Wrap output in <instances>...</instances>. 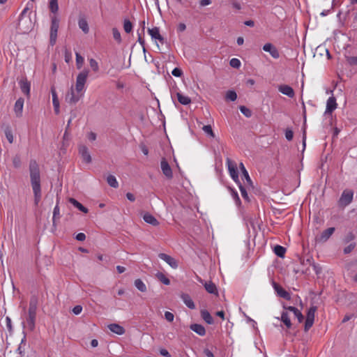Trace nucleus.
<instances>
[{
    "instance_id": "f257e3e1",
    "label": "nucleus",
    "mask_w": 357,
    "mask_h": 357,
    "mask_svg": "<svg viewBox=\"0 0 357 357\" xmlns=\"http://www.w3.org/2000/svg\"><path fill=\"white\" fill-rule=\"evenodd\" d=\"M29 173L30 176V183L34 196V204L36 206H38L42 197L41 176L39 165L34 159H31L29 161Z\"/></svg>"
},
{
    "instance_id": "f03ea898",
    "label": "nucleus",
    "mask_w": 357,
    "mask_h": 357,
    "mask_svg": "<svg viewBox=\"0 0 357 357\" xmlns=\"http://www.w3.org/2000/svg\"><path fill=\"white\" fill-rule=\"evenodd\" d=\"M29 10L28 7L24 8L19 17L17 30L22 33H29L33 27V22H32L29 15H27Z\"/></svg>"
},
{
    "instance_id": "7ed1b4c3",
    "label": "nucleus",
    "mask_w": 357,
    "mask_h": 357,
    "mask_svg": "<svg viewBox=\"0 0 357 357\" xmlns=\"http://www.w3.org/2000/svg\"><path fill=\"white\" fill-rule=\"evenodd\" d=\"M37 305L38 299L36 297H31L30 299L28 314L26 317V324L30 331H33L35 328Z\"/></svg>"
},
{
    "instance_id": "20e7f679",
    "label": "nucleus",
    "mask_w": 357,
    "mask_h": 357,
    "mask_svg": "<svg viewBox=\"0 0 357 357\" xmlns=\"http://www.w3.org/2000/svg\"><path fill=\"white\" fill-rule=\"evenodd\" d=\"M89 75V70H84L78 74L76 79L75 89H74L77 93L84 92V85L86 82Z\"/></svg>"
},
{
    "instance_id": "39448f33",
    "label": "nucleus",
    "mask_w": 357,
    "mask_h": 357,
    "mask_svg": "<svg viewBox=\"0 0 357 357\" xmlns=\"http://www.w3.org/2000/svg\"><path fill=\"white\" fill-rule=\"evenodd\" d=\"M59 26V20L56 16H53L51 18V26H50V43L53 46L56 41L57 32Z\"/></svg>"
},
{
    "instance_id": "423d86ee",
    "label": "nucleus",
    "mask_w": 357,
    "mask_h": 357,
    "mask_svg": "<svg viewBox=\"0 0 357 357\" xmlns=\"http://www.w3.org/2000/svg\"><path fill=\"white\" fill-rule=\"evenodd\" d=\"M226 165L227 166V168H228V170H229V174H230L231 178L239 186V183H241V182L239 181V179H238L236 164L235 163V162L231 160L230 158H227L226 159Z\"/></svg>"
},
{
    "instance_id": "0eeeda50",
    "label": "nucleus",
    "mask_w": 357,
    "mask_h": 357,
    "mask_svg": "<svg viewBox=\"0 0 357 357\" xmlns=\"http://www.w3.org/2000/svg\"><path fill=\"white\" fill-rule=\"evenodd\" d=\"M354 192L351 190H344L339 199V205L341 206H348L353 200Z\"/></svg>"
},
{
    "instance_id": "6e6552de",
    "label": "nucleus",
    "mask_w": 357,
    "mask_h": 357,
    "mask_svg": "<svg viewBox=\"0 0 357 357\" xmlns=\"http://www.w3.org/2000/svg\"><path fill=\"white\" fill-rule=\"evenodd\" d=\"M316 310H317V307H315V306H312L309 308L307 313L306 320H305V331H307L312 326L314 320V314H315Z\"/></svg>"
},
{
    "instance_id": "1a4fd4ad",
    "label": "nucleus",
    "mask_w": 357,
    "mask_h": 357,
    "mask_svg": "<svg viewBox=\"0 0 357 357\" xmlns=\"http://www.w3.org/2000/svg\"><path fill=\"white\" fill-rule=\"evenodd\" d=\"M84 96V93H75L73 86L71 87L70 92L66 96V100L70 104H75Z\"/></svg>"
},
{
    "instance_id": "9d476101",
    "label": "nucleus",
    "mask_w": 357,
    "mask_h": 357,
    "mask_svg": "<svg viewBox=\"0 0 357 357\" xmlns=\"http://www.w3.org/2000/svg\"><path fill=\"white\" fill-rule=\"evenodd\" d=\"M158 257L165 261L170 267L174 269L177 268L178 266L177 260L170 255H168L165 253H160L158 255Z\"/></svg>"
},
{
    "instance_id": "9b49d317",
    "label": "nucleus",
    "mask_w": 357,
    "mask_h": 357,
    "mask_svg": "<svg viewBox=\"0 0 357 357\" xmlns=\"http://www.w3.org/2000/svg\"><path fill=\"white\" fill-rule=\"evenodd\" d=\"M148 33L153 40H155V42L158 40L160 43H164L165 38L160 33V29L158 27L155 26L151 29L149 28Z\"/></svg>"
},
{
    "instance_id": "f8f14e48",
    "label": "nucleus",
    "mask_w": 357,
    "mask_h": 357,
    "mask_svg": "<svg viewBox=\"0 0 357 357\" xmlns=\"http://www.w3.org/2000/svg\"><path fill=\"white\" fill-rule=\"evenodd\" d=\"M262 49L264 52H268L274 59L280 57L279 51L272 43H267L264 44Z\"/></svg>"
},
{
    "instance_id": "ddd939ff",
    "label": "nucleus",
    "mask_w": 357,
    "mask_h": 357,
    "mask_svg": "<svg viewBox=\"0 0 357 357\" xmlns=\"http://www.w3.org/2000/svg\"><path fill=\"white\" fill-rule=\"evenodd\" d=\"M18 83L22 92L29 98L31 90L30 82L26 78H22Z\"/></svg>"
},
{
    "instance_id": "4468645a",
    "label": "nucleus",
    "mask_w": 357,
    "mask_h": 357,
    "mask_svg": "<svg viewBox=\"0 0 357 357\" xmlns=\"http://www.w3.org/2000/svg\"><path fill=\"white\" fill-rule=\"evenodd\" d=\"M160 167H161V169H162V172L163 174L167 178H172L173 174H172V168L169 166V165L167 162V161L165 158H162V160H161Z\"/></svg>"
},
{
    "instance_id": "2eb2a0df",
    "label": "nucleus",
    "mask_w": 357,
    "mask_h": 357,
    "mask_svg": "<svg viewBox=\"0 0 357 357\" xmlns=\"http://www.w3.org/2000/svg\"><path fill=\"white\" fill-rule=\"evenodd\" d=\"M273 287L275 289V291L277 292L278 295L286 300H290L291 296L288 291L284 290L282 287H281L279 284H278L276 282H273Z\"/></svg>"
},
{
    "instance_id": "dca6fc26",
    "label": "nucleus",
    "mask_w": 357,
    "mask_h": 357,
    "mask_svg": "<svg viewBox=\"0 0 357 357\" xmlns=\"http://www.w3.org/2000/svg\"><path fill=\"white\" fill-rule=\"evenodd\" d=\"M79 153L86 163H90L91 162V155L88 151V148L85 145H79Z\"/></svg>"
},
{
    "instance_id": "f3484780",
    "label": "nucleus",
    "mask_w": 357,
    "mask_h": 357,
    "mask_svg": "<svg viewBox=\"0 0 357 357\" xmlns=\"http://www.w3.org/2000/svg\"><path fill=\"white\" fill-rule=\"evenodd\" d=\"M278 90L280 93H282L284 95H286L289 98H293L295 95L294 91L292 89V87L287 84L280 85L278 86Z\"/></svg>"
},
{
    "instance_id": "a211bd4d",
    "label": "nucleus",
    "mask_w": 357,
    "mask_h": 357,
    "mask_svg": "<svg viewBox=\"0 0 357 357\" xmlns=\"http://www.w3.org/2000/svg\"><path fill=\"white\" fill-rule=\"evenodd\" d=\"M337 102L336 99L334 96L330 97L327 100L326 102V108L325 111V114H331L337 108Z\"/></svg>"
},
{
    "instance_id": "6ab92c4d",
    "label": "nucleus",
    "mask_w": 357,
    "mask_h": 357,
    "mask_svg": "<svg viewBox=\"0 0 357 357\" xmlns=\"http://www.w3.org/2000/svg\"><path fill=\"white\" fill-rule=\"evenodd\" d=\"M284 310L292 312L294 315V317L298 319V321L299 323H301L303 321L304 317H303V314L296 307H293V306H287V307L284 306Z\"/></svg>"
},
{
    "instance_id": "aec40b11",
    "label": "nucleus",
    "mask_w": 357,
    "mask_h": 357,
    "mask_svg": "<svg viewBox=\"0 0 357 357\" xmlns=\"http://www.w3.org/2000/svg\"><path fill=\"white\" fill-rule=\"evenodd\" d=\"M335 231V227H329L324 230L318 238L319 242H326Z\"/></svg>"
},
{
    "instance_id": "412c9836",
    "label": "nucleus",
    "mask_w": 357,
    "mask_h": 357,
    "mask_svg": "<svg viewBox=\"0 0 357 357\" xmlns=\"http://www.w3.org/2000/svg\"><path fill=\"white\" fill-rule=\"evenodd\" d=\"M107 327L110 331L119 335H123L126 332L125 328L118 324H111Z\"/></svg>"
},
{
    "instance_id": "4be33fe9",
    "label": "nucleus",
    "mask_w": 357,
    "mask_h": 357,
    "mask_svg": "<svg viewBox=\"0 0 357 357\" xmlns=\"http://www.w3.org/2000/svg\"><path fill=\"white\" fill-rule=\"evenodd\" d=\"M51 93L52 96V103L54 109V112L56 114L59 113V101L58 99V96L56 92V90L54 87L51 88Z\"/></svg>"
},
{
    "instance_id": "5701e85b",
    "label": "nucleus",
    "mask_w": 357,
    "mask_h": 357,
    "mask_svg": "<svg viewBox=\"0 0 357 357\" xmlns=\"http://www.w3.org/2000/svg\"><path fill=\"white\" fill-rule=\"evenodd\" d=\"M206 291L211 294L218 295V291L216 285L212 281H208L204 283V285Z\"/></svg>"
},
{
    "instance_id": "b1692460",
    "label": "nucleus",
    "mask_w": 357,
    "mask_h": 357,
    "mask_svg": "<svg viewBox=\"0 0 357 357\" xmlns=\"http://www.w3.org/2000/svg\"><path fill=\"white\" fill-rule=\"evenodd\" d=\"M24 100L22 98H20L15 103L14 110L17 116H20L22 113Z\"/></svg>"
},
{
    "instance_id": "393cba45",
    "label": "nucleus",
    "mask_w": 357,
    "mask_h": 357,
    "mask_svg": "<svg viewBox=\"0 0 357 357\" xmlns=\"http://www.w3.org/2000/svg\"><path fill=\"white\" fill-rule=\"evenodd\" d=\"M190 328L200 336H204L206 334L205 328L201 324H191Z\"/></svg>"
},
{
    "instance_id": "a878e982",
    "label": "nucleus",
    "mask_w": 357,
    "mask_h": 357,
    "mask_svg": "<svg viewBox=\"0 0 357 357\" xmlns=\"http://www.w3.org/2000/svg\"><path fill=\"white\" fill-rule=\"evenodd\" d=\"M181 298L188 307L192 310L195 308V305L188 294H182Z\"/></svg>"
},
{
    "instance_id": "bb28decb",
    "label": "nucleus",
    "mask_w": 357,
    "mask_h": 357,
    "mask_svg": "<svg viewBox=\"0 0 357 357\" xmlns=\"http://www.w3.org/2000/svg\"><path fill=\"white\" fill-rule=\"evenodd\" d=\"M144 220L153 226H157L159 225V222L157 219L150 213H145L143 217Z\"/></svg>"
},
{
    "instance_id": "cd10ccee",
    "label": "nucleus",
    "mask_w": 357,
    "mask_h": 357,
    "mask_svg": "<svg viewBox=\"0 0 357 357\" xmlns=\"http://www.w3.org/2000/svg\"><path fill=\"white\" fill-rule=\"evenodd\" d=\"M239 168L242 172V176L245 179L246 181V183L248 185H252V180L249 176V174L248 172V171L246 170L244 165L243 162H240L239 164Z\"/></svg>"
},
{
    "instance_id": "c85d7f7f",
    "label": "nucleus",
    "mask_w": 357,
    "mask_h": 357,
    "mask_svg": "<svg viewBox=\"0 0 357 357\" xmlns=\"http://www.w3.org/2000/svg\"><path fill=\"white\" fill-rule=\"evenodd\" d=\"M142 29L141 32L137 31V36H138L137 42L142 45V49H143V52H146L145 41H144V38L142 37V35L144 33L145 22L143 21L142 22Z\"/></svg>"
},
{
    "instance_id": "c756f323",
    "label": "nucleus",
    "mask_w": 357,
    "mask_h": 357,
    "mask_svg": "<svg viewBox=\"0 0 357 357\" xmlns=\"http://www.w3.org/2000/svg\"><path fill=\"white\" fill-rule=\"evenodd\" d=\"M280 320L284 323L287 328H291L292 324L289 314L287 311L282 312Z\"/></svg>"
},
{
    "instance_id": "7c9ffc66",
    "label": "nucleus",
    "mask_w": 357,
    "mask_h": 357,
    "mask_svg": "<svg viewBox=\"0 0 357 357\" xmlns=\"http://www.w3.org/2000/svg\"><path fill=\"white\" fill-rule=\"evenodd\" d=\"M69 202L72 204L75 207L77 208L80 211L86 213H88V209L84 207L81 203L77 201L74 198H70Z\"/></svg>"
},
{
    "instance_id": "2f4dec72",
    "label": "nucleus",
    "mask_w": 357,
    "mask_h": 357,
    "mask_svg": "<svg viewBox=\"0 0 357 357\" xmlns=\"http://www.w3.org/2000/svg\"><path fill=\"white\" fill-rule=\"evenodd\" d=\"M176 96L178 101L183 105H189L191 102V99L188 96H184L181 93L178 92L176 93Z\"/></svg>"
},
{
    "instance_id": "473e14b6",
    "label": "nucleus",
    "mask_w": 357,
    "mask_h": 357,
    "mask_svg": "<svg viewBox=\"0 0 357 357\" xmlns=\"http://www.w3.org/2000/svg\"><path fill=\"white\" fill-rule=\"evenodd\" d=\"M78 25L79 29L82 30L84 33H88L89 31V25L87 21L84 18H80L78 21Z\"/></svg>"
},
{
    "instance_id": "72a5a7b5",
    "label": "nucleus",
    "mask_w": 357,
    "mask_h": 357,
    "mask_svg": "<svg viewBox=\"0 0 357 357\" xmlns=\"http://www.w3.org/2000/svg\"><path fill=\"white\" fill-rule=\"evenodd\" d=\"M202 319L208 324H213V319L211 314L207 310H202L201 312Z\"/></svg>"
},
{
    "instance_id": "f704fd0d",
    "label": "nucleus",
    "mask_w": 357,
    "mask_h": 357,
    "mask_svg": "<svg viewBox=\"0 0 357 357\" xmlns=\"http://www.w3.org/2000/svg\"><path fill=\"white\" fill-rule=\"evenodd\" d=\"M135 286L141 292L146 291V286L141 279H137L135 280Z\"/></svg>"
},
{
    "instance_id": "c9c22d12",
    "label": "nucleus",
    "mask_w": 357,
    "mask_h": 357,
    "mask_svg": "<svg viewBox=\"0 0 357 357\" xmlns=\"http://www.w3.org/2000/svg\"><path fill=\"white\" fill-rule=\"evenodd\" d=\"M107 182L112 188H116L119 186V183L116 177L113 175H109L107 177Z\"/></svg>"
},
{
    "instance_id": "e433bc0d",
    "label": "nucleus",
    "mask_w": 357,
    "mask_h": 357,
    "mask_svg": "<svg viewBox=\"0 0 357 357\" xmlns=\"http://www.w3.org/2000/svg\"><path fill=\"white\" fill-rule=\"evenodd\" d=\"M285 252L286 249L283 246L277 245L274 248L275 254L280 257H284Z\"/></svg>"
},
{
    "instance_id": "4c0bfd02",
    "label": "nucleus",
    "mask_w": 357,
    "mask_h": 357,
    "mask_svg": "<svg viewBox=\"0 0 357 357\" xmlns=\"http://www.w3.org/2000/svg\"><path fill=\"white\" fill-rule=\"evenodd\" d=\"M156 278L165 285H169L170 284V280L162 273H157Z\"/></svg>"
},
{
    "instance_id": "58836bf2",
    "label": "nucleus",
    "mask_w": 357,
    "mask_h": 357,
    "mask_svg": "<svg viewBox=\"0 0 357 357\" xmlns=\"http://www.w3.org/2000/svg\"><path fill=\"white\" fill-rule=\"evenodd\" d=\"M13 165L15 168L19 169L22 166V160L20 155H15L12 160Z\"/></svg>"
},
{
    "instance_id": "ea45409f",
    "label": "nucleus",
    "mask_w": 357,
    "mask_h": 357,
    "mask_svg": "<svg viewBox=\"0 0 357 357\" xmlns=\"http://www.w3.org/2000/svg\"><path fill=\"white\" fill-rule=\"evenodd\" d=\"M50 9L52 13H56L59 10V5L57 0H50Z\"/></svg>"
},
{
    "instance_id": "a19ab883",
    "label": "nucleus",
    "mask_w": 357,
    "mask_h": 357,
    "mask_svg": "<svg viewBox=\"0 0 357 357\" xmlns=\"http://www.w3.org/2000/svg\"><path fill=\"white\" fill-rule=\"evenodd\" d=\"M225 98L227 100L235 101L237 98V94L234 91L230 90L227 92Z\"/></svg>"
},
{
    "instance_id": "79ce46f5",
    "label": "nucleus",
    "mask_w": 357,
    "mask_h": 357,
    "mask_svg": "<svg viewBox=\"0 0 357 357\" xmlns=\"http://www.w3.org/2000/svg\"><path fill=\"white\" fill-rule=\"evenodd\" d=\"M123 29L125 32H126L127 33H129L132 31V24L129 20H124Z\"/></svg>"
},
{
    "instance_id": "37998d69",
    "label": "nucleus",
    "mask_w": 357,
    "mask_h": 357,
    "mask_svg": "<svg viewBox=\"0 0 357 357\" xmlns=\"http://www.w3.org/2000/svg\"><path fill=\"white\" fill-rule=\"evenodd\" d=\"M76 56V66L78 69H80L84 63V58L78 53H75Z\"/></svg>"
},
{
    "instance_id": "c03bdc74",
    "label": "nucleus",
    "mask_w": 357,
    "mask_h": 357,
    "mask_svg": "<svg viewBox=\"0 0 357 357\" xmlns=\"http://www.w3.org/2000/svg\"><path fill=\"white\" fill-rule=\"evenodd\" d=\"M5 135L10 144H12L14 140L13 135L10 129L6 128L5 130Z\"/></svg>"
},
{
    "instance_id": "a18cd8bd",
    "label": "nucleus",
    "mask_w": 357,
    "mask_h": 357,
    "mask_svg": "<svg viewBox=\"0 0 357 357\" xmlns=\"http://www.w3.org/2000/svg\"><path fill=\"white\" fill-rule=\"evenodd\" d=\"M89 65L93 71L98 72L99 70V66L98 62L94 59H90L89 60Z\"/></svg>"
},
{
    "instance_id": "49530a36",
    "label": "nucleus",
    "mask_w": 357,
    "mask_h": 357,
    "mask_svg": "<svg viewBox=\"0 0 357 357\" xmlns=\"http://www.w3.org/2000/svg\"><path fill=\"white\" fill-rule=\"evenodd\" d=\"M112 34L113 38H114L115 40H116L118 43L121 42V33L116 28L112 29Z\"/></svg>"
},
{
    "instance_id": "de8ad7c7",
    "label": "nucleus",
    "mask_w": 357,
    "mask_h": 357,
    "mask_svg": "<svg viewBox=\"0 0 357 357\" xmlns=\"http://www.w3.org/2000/svg\"><path fill=\"white\" fill-rule=\"evenodd\" d=\"M229 64L232 68H239L241 65V63L239 59L236 58H233L230 60Z\"/></svg>"
},
{
    "instance_id": "09e8293b",
    "label": "nucleus",
    "mask_w": 357,
    "mask_h": 357,
    "mask_svg": "<svg viewBox=\"0 0 357 357\" xmlns=\"http://www.w3.org/2000/svg\"><path fill=\"white\" fill-rule=\"evenodd\" d=\"M241 112L246 117H250L252 116V112L250 109L245 106H241L239 107Z\"/></svg>"
},
{
    "instance_id": "8fccbe9b",
    "label": "nucleus",
    "mask_w": 357,
    "mask_h": 357,
    "mask_svg": "<svg viewBox=\"0 0 357 357\" xmlns=\"http://www.w3.org/2000/svg\"><path fill=\"white\" fill-rule=\"evenodd\" d=\"M202 129L206 134H207L208 135H209L212 137H214L215 135H214L213 131L212 130V128L210 125L204 126Z\"/></svg>"
},
{
    "instance_id": "3c124183",
    "label": "nucleus",
    "mask_w": 357,
    "mask_h": 357,
    "mask_svg": "<svg viewBox=\"0 0 357 357\" xmlns=\"http://www.w3.org/2000/svg\"><path fill=\"white\" fill-rule=\"evenodd\" d=\"M238 188H239V190L241 191V196L243 197V198H244L246 200H248L249 199L248 195L245 188L244 186H243V185L241 183H239Z\"/></svg>"
},
{
    "instance_id": "603ef678",
    "label": "nucleus",
    "mask_w": 357,
    "mask_h": 357,
    "mask_svg": "<svg viewBox=\"0 0 357 357\" xmlns=\"http://www.w3.org/2000/svg\"><path fill=\"white\" fill-rule=\"evenodd\" d=\"M60 218V209L58 205V203L55 206L54 211H53V222H54V220L56 218Z\"/></svg>"
},
{
    "instance_id": "864d4df0",
    "label": "nucleus",
    "mask_w": 357,
    "mask_h": 357,
    "mask_svg": "<svg viewBox=\"0 0 357 357\" xmlns=\"http://www.w3.org/2000/svg\"><path fill=\"white\" fill-rule=\"evenodd\" d=\"M231 197L234 199L236 205H240L241 200L236 191L231 190Z\"/></svg>"
},
{
    "instance_id": "5fc2aeb1",
    "label": "nucleus",
    "mask_w": 357,
    "mask_h": 357,
    "mask_svg": "<svg viewBox=\"0 0 357 357\" xmlns=\"http://www.w3.org/2000/svg\"><path fill=\"white\" fill-rule=\"evenodd\" d=\"M355 247H356V243H352L349 244L348 246L344 248V254L350 253L355 248Z\"/></svg>"
},
{
    "instance_id": "6e6d98bb",
    "label": "nucleus",
    "mask_w": 357,
    "mask_h": 357,
    "mask_svg": "<svg viewBox=\"0 0 357 357\" xmlns=\"http://www.w3.org/2000/svg\"><path fill=\"white\" fill-rule=\"evenodd\" d=\"M285 137L288 141H291L294 137V132L291 129L287 128L285 130Z\"/></svg>"
},
{
    "instance_id": "4d7b16f0",
    "label": "nucleus",
    "mask_w": 357,
    "mask_h": 357,
    "mask_svg": "<svg viewBox=\"0 0 357 357\" xmlns=\"http://www.w3.org/2000/svg\"><path fill=\"white\" fill-rule=\"evenodd\" d=\"M351 66H357V56H349L347 59Z\"/></svg>"
},
{
    "instance_id": "13d9d810",
    "label": "nucleus",
    "mask_w": 357,
    "mask_h": 357,
    "mask_svg": "<svg viewBox=\"0 0 357 357\" xmlns=\"http://www.w3.org/2000/svg\"><path fill=\"white\" fill-rule=\"evenodd\" d=\"M172 75H174V77H179L182 75L183 74V72L181 70V69L178 68H175L173 69V70L172 71Z\"/></svg>"
},
{
    "instance_id": "bf43d9fd",
    "label": "nucleus",
    "mask_w": 357,
    "mask_h": 357,
    "mask_svg": "<svg viewBox=\"0 0 357 357\" xmlns=\"http://www.w3.org/2000/svg\"><path fill=\"white\" fill-rule=\"evenodd\" d=\"M165 318L168 321L172 322L174 320V315L172 312L167 311L165 312Z\"/></svg>"
},
{
    "instance_id": "052dcab7",
    "label": "nucleus",
    "mask_w": 357,
    "mask_h": 357,
    "mask_svg": "<svg viewBox=\"0 0 357 357\" xmlns=\"http://www.w3.org/2000/svg\"><path fill=\"white\" fill-rule=\"evenodd\" d=\"M82 311V307L81 305H76L73 307V312L77 315V314H79Z\"/></svg>"
},
{
    "instance_id": "680f3d73",
    "label": "nucleus",
    "mask_w": 357,
    "mask_h": 357,
    "mask_svg": "<svg viewBox=\"0 0 357 357\" xmlns=\"http://www.w3.org/2000/svg\"><path fill=\"white\" fill-rule=\"evenodd\" d=\"M354 237H355V236H354V234H353V233H351V232H349V233H348V234L345 236V237H344V241H345L346 243H349V241H351L354 240Z\"/></svg>"
},
{
    "instance_id": "e2e57ef3",
    "label": "nucleus",
    "mask_w": 357,
    "mask_h": 357,
    "mask_svg": "<svg viewBox=\"0 0 357 357\" xmlns=\"http://www.w3.org/2000/svg\"><path fill=\"white\" fill-rule=\"evenodd\" d=\"M312 266L313 269L315 271L316 274L318 275L321 273V268L320 267V266L319 264H316L313 263Z\"/></svg>"
},
{
    "instance_id": "0e129e2a",
    "label": "nucleus",
    "mask_w": 357,
    "mask_h": 357,
    "mask_svg": "<svg viewBox=\"0 0 357 357\" xmlns=\"http://www.w3.org/2000/svg\"><path fill=\"white\" fill-rule=\"evenodd\" d=\"M76 239L79 241H83L86 239V235L84 233H79L76 235Z\"/></svg>"
},
{
    "instance_id": "69168bd1",
    "label": "nucleus",
    "mask_w": 357,
    "mask_h": 357,
    "mask_svg": "<svg viewBox=\"0 0 357 357\" xmlns=\"http://www.w3.org/2000/svg\"><path fill=\"white\" fill-rule=\"evenodd\" d=\"M87 137H88L89 140H90L91 142L95 141L96 139V134L93 132H90L88 134Z\"/></svg>"
},
{
    "instance_id": "338daca9",
    "label": "nucleus",
    "mask_w": 357,
    "mask_h": 357,
    "mask_svg": "<svg viewBox=\"0 0 357 357\" xmlns=\"http://www.w3.org/2000/svg\"><path fill=\"white\" fill-rule=\"evenodd\" d=\"M186 26L184 23H180L177 26V31L178 32H183L185 30Z\"/></svg>"
},
{
    "instance_id": "774afa93",
    "label": "nucleus",
    "mask_w": 357,
    "mask_h": 357,
    "mask_svg": "<svg viewBox=\"0 0 357 357\" xmlns=\"http://www.w3.org/2000/svg\"><path fill=\"white\" fill-rule=\"evenodd\" d=\"M160 355L165 357H171L170 354L167 349H162L160 351Z\"/></svg>"
}]
</instances>
